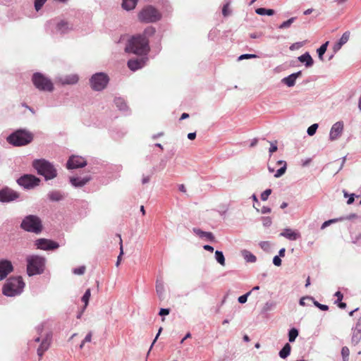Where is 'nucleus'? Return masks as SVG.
<instances>
[{
	"label": "nucleus",
	"mask_w": 361,
	"mask_h": 361,
	"mask_svg": "<svg viewBox=\"0 0 361 361\" xmlns=\"http://www.w3.org/2000/svg\"><path fill=\"white\" fill-rule=\"evenodd\" d=\"M343 127L344 124L343 121H338L335 123L330 130L329 140L331 141H334L338 139L343 132Z\"/></svg>",
	"instance_id": "ddd939ff"
},
{
	"label": "nucleus",
	"mask_w": 361,
	"mask_h": 361,
	"mask_svg": "<svg viewBox=\"0 0 361 361\" xmlns=\"http://www.w3.org/2000/svg\"><path fill=\"white\" fill-rule=\"evenodd\" d=\"M56 32L60 34H65L73 29V25L65 20H60L56 26Z\"/></svg>",
	"instance_id": "a211bd4d"
},
{
	"label": "nucleus",
	"mask_w": 361,
	"mask_h": 361,
	"mask_svg": "<svg viewBox=\"0 0 361 361\" xmlns=\"http://www.w3.org/2000/svg\"><path fill=\"white\" fill-rule=\"evenodd\" d=\"M115 103H116L117 107L121 111H126L128 108L126 104L122 99L119 98V99H116Z\"/></svg>",
	"instance_id": "ea45409f"
},
{
	"label": "nucleus",
	"mask_w": 361,
	"mask_h": 361,
	"mask_svg": "<svg viewBox=\"0 0 361 361\" xmlns=\"http://www.w3.org/2000/svg\"><path fill=\"white\" fill-rule=\"evenodd\" d=\"M229 4L227 3L225 4L222 9V13L224 16H227L231 13V11L228 10Z\"/></svg>",
	"instance_id": "603ef678"
},
{
	"label": "nucleus",
	"mask_w": 361,
	"mask_h": 361,
	"mask_svg": "<svg viewBox=\"0 0 361 361\" xmlns=\"http://www.w3.org/2000/svg\"><path fill=\"white\" fill-rule=\"evenodd\" d=\"M241 255L247 262L254 263L257 261V257L247 250H243Z\"/></svg>",
	"instance_id": "a878e982"
},
{
	"label": "nucleus",
	"mask_w": 361,
	"mask_h": 361,
	"mask_svg": "<svg viewBox=\"0 0 361 361\" xmlns=\"http://www.w3.org/2000/svg\"><path fill=\"white\" fill-rule=\"evenodd\" d=\"M302 75L301 71L294 73L282 79V82L286 84L288 87H293L295 84V80Z\"/></svg>",
	"instance_id": "aec40b11"
},
{
	"label": "nucleus",
	"mask_w": 361,
	"mask_h": 361,
	"mask_svg": "<svg viewBox=\"0 0 361 361\" xmlns=\"http://www.w3.org/2000/svg\"><path fill=\"white\" fill-rule=\"evenodd\" d=\"M255 12L258 15H261V16H264V15L272 16V15L274 14V10H272V9H267V8H257Z\"/></svg>",
	"instance_id": "e433bc0d"
},
{
	"label": "nucleus",
	"mask_w": 361,
	"mask_h": 361,
	"mask_svg": "<svg viewBox=\"0 0 361 361\" xmlns=\"http://www.w3.org/2000/svg\"><path fill=\"white\" fill-rule=\"evenodd\" d=\"M39 179L32 175H25L18 180V183L25 188H32L39 184Z\"/></svg>",
	"instance_id": "9d476101"
},
{
	"label": "nucleus",
	"mask_w": 361,
	"mask_h": 361,
	"mask_svg": "<svg viewBox=\"0 0 361 361\" xmlns=\"http://www.w3.org/2000/svg\"><path fill=\"white\" fill-rule=\"evenodd\" d=\"M317 128H318V124L314 123L307 128V133L310 136H312L315 134Z\"/></svg>",
	"instance_id": "37998d69"
},
{
	"label": "nucleus",
	"mask_w": 361,
	"mask_h": 361,
	"mask_svg": "<svg viewBox=\"0 0 361 361\" xmlns=\"http://www.w3.org/2000/svg\"><path fill=\"white\" fill-rule=\"evenodd\" d=\"M25 283L20 276L9 278L2 288V293L7 297H15L20 295L24 288Z\"/></svg>",
	"instance_id": "f03ea898"
},
{
	"label": "nucleus",
	"mask_w": 361,
	"mask_h": 361,
	"mask_svg": "<svg viewBox=\"0 0 361 361\" xmlns=\"http://www.w3.org/2000/svg\"><path fill=\"white\" fill-rule=\"evenodd\" d=\"M32 81L35 87L40 90L51 92L54 89L51 81L41 73H35Z\"/></svg>",
	"instance_id": "1a4fd4ad"
},
{
	"label": "nucleus",
	"mask_w": 361,
	"mask_h": 361,
	"mask_svg": "<svg viewBox=\"0 0 361 361\" xmlns=\"http://www.w3.org/2000/svg\"><path fill=\"white\" fill-rule=\"evenodd\" d=\"M85 267L81 266L78 268L74 269L73 272V274H77V275H82L85 273Z\"/></svg>",
	"instance_id": "49530a36"
},
{
	"label": "nucleus",
	"mask_w": 361,
	"mask_h": 361,
	"mask_svg": "<svg viewBox=\"0 0 361 361\" xmlns=\"http://www.w3.org/2000/svg\"><path fill=\"white\" fill-rule=\"evenodd\" d=\"M48 197L51 201L57 202L63 199V195L61 192L54 190L48 193Z\"/></svg>",
	"instance_id": "c85d7f7f"
},
{
	"label": "nucleus",
	"mask_w": 361,
	"mask_h": 361,
	"mask_svg": "<svg viewBox=\"0 0 361 361\" xmlns=\"http://www.w3.org/2000/svg\"><path fill=\"white\" fill-rule=\"evenodd\" d=\"M304 45V43L302 42H295L290 45V49L291 51L299 49Z\"/></svg>",
	"instance_id": "de8ad7c7"
},
{
	"label": "nucleus",
	"mask_w": 361,
	"mask_h": 361,
	"mask_svg": "<svg viewBox=\"0 0 361 361\" xmlns=\"http://www.w3.org/2000/svg\"><path fill=\"white\" fill-rule=\"evenodd\" d=\"M354 202V194H351L350 196H349V199L347 201V204H353Z\"/></svg>",
	"instance_id": "69168bd1"
},
{
	"label": "nucleus",
	"mask_w": 361,
	"mask_h": 361,
	"mask_svg": "<svg viewBox=\"0 0 361 361\" xmlns=\"http://www.w3.org/2000/svg\"><path fill=\"white\" fill-rule=\"evenodd\" d=\"M32 166L39 175L44 177L45 180H51L56 177L57 170L54 166L46 159H35L32 162Z\"/></svg>",
	"instance_id": "7ed1b4c3"
},
{
	"label": "nucleus",
	"mask_w": 361,
	"mask_h": 361,
	"mask_svg": "<svg viewBox=\"0 0 361 361\" xmlns=\"http://www.w3.org/2000/svg\"><path fill=\"white\" fill-rule=\"evenodd\" d=\"M27 272L29 276L40 274L43 272L45 259L38 255H29L26 258Z\"/></svg>",
	"instance_id": "39448f33"
},
{
	"label": "nucleus",
	"mask_w": 361,
	"mask_h": 361,
	"mask_svg": "<svg viewBox=\"0 0 361 361\" xmlns=\"http://www.w3.org/2000/svg\"><path fill=\"white\" fill-rule=\"evenodd\" d=\"M295 18H290V19H288V20L286 21H284L283 23H282L280 25H279V28L280 29H284V28H287V27H289L291 24L294 22Z\"/></svg>",
	"instance_id": "79ce46f5"
},
{
	"label": "nucleus",
	"mask_w": 361,
	"mask_h": 361,
	"mask_svg": "<svg viewBox=\"0 0 361 361\" xmlns=\"http://www.w3.org/2000/svg\"><path fill=\"white\" fill-rule=\"evenodd\" d=\"M291 346L289 343H286L283 348L279 352V356L285 359L286 358L290 353Z\"/></svg>",
	"instance_id": "c756f323"
},
{
	"label": "nucleus",
	"mask_w": 361,
	"mask_h": 361,
	"mask_svg": "<svg viewBox=\"0 0 361 361\" xmlns=\"http://www.w3.org/2000/svg\"><path fill=\"white\" fill-rule=\"evenodd\" d=\"M271 209L267 207H263L261 210L262 214H269L271 212Z\"/></svg>",
	"instance_id": "e2e57ef3"
},
{
	"label": "nucleus",
	"mask_w": 361,
	"mask_h": 361,
	"mask_svg": "<svg viewBox=\"0 0 361 361\" xmlns=\"http://www.w3.org/2000/svg\"><path fill=\"white\" fill-rule=\"evenodd\" d=\"M257 56L255 54H242L238 57V60H243V59H255L257 58Z\"/></svg>",
	"instance_id": "09e8293b"
},
{
	"label": "nucleus",
	"mask_w": 361,
	"mask_h": 361,
	"mask_svg": "<svg viewBox=\"0 0 361 361\" xmlns=\"http://www.w3.org/2000/svg\"><path fill=\"white\" fill-rule=\"evenodd\" d=\"M271 224V220L269 217L263 218V224L265 226H269Z\"/></svg>",
	"instance_id": "6e6d98bb"
},
{
	"label": "nucleus",
	"mask_w": 361,
	"mask_h": 361,
	"mask_svg": "<svg viewBox=\"0 0 361 361\" xmlns=\"http://www.w3.org/2000/svg\"><path fill=\"white\" fill-rule=\"evenodd\" d=\"M156 291L159 297L161 298L164 293V285L161 280H157L156 283Z\"/></svg>",
	"instance_id": "2f4dec72"
},
{
	"label": "nucleus",
	"mask_w": 361,
	"mask_h": 361,
	"mask_svg": "<svg viewBox=\"0 0 361 361\" xmlns=\"http://www.w3.org/2000/svg\"><path fill=\"white\" fill-rule=\"evenodd\" d=\"M18 197V194L10 188H6L0 190V201L2 202L13 201Z\"/></svg>",
	"instance_id": "9b49d317"
},
{
	"label": "nucleus",
	"mask_w": 361,
	"mask_h": 361,
	"mask_svg": "<svg viewBox=\"0 0 361 361\" xmlns=\"http://www.w3.org/2000/svg\"><path fill=\"white\" fill-rule=\"evenodd\" d=\"M35 245L38 249L44 250H54L59 247V244L51 240L40 238L36 240Z\"/></svg>",
	"instance_id": "f8f14e48"
},
{
	"label": "nucleus",
	"mask_w": 361,
	"mask_h": 361,
	"mask_svg": "<svg viewBox=\"0 0 361 361\" xmlns=\"http://www.w3.org/2000/svg\"><path fill=\"white\" fill-rule=\"evenodd\" d=\"M78 81V76L75 74L66 75L60 78V82L63 85H74Z\"/></svg>",
	"instance_id": "5701e85b"
},
{
	"label": "nucleus",
	"mask_w": 361,
	"mask_h": 361,
	"mask_svg": "<svg viewBox=\"0 0 361 361\" xmlns=\"http://www.w3.org/2000/svg\"><path fill=\"white\" fill-rule=\"evenodd\" d=\"M354 330L361 331V317L358 319Z\"/></svg>",
	"instance_id": "13d9d810"
},
{
	"label": "nucleus",
	"mask_w": 361,
	"mask_h": 361,
	"mask_svg": "<svg viewBox=\"0 0 361 361\" xmlns=\"http://www.w3.org/2000/svg\"><path fill=\"white\" fill-rule=\"evenodd\" d=\"M350 32L349 31L345 32L338 42H337L333 47L334 53H336L341 49L343 45L348 42L349 40Z\"/></svg>",
	"instance_id": "f3484780"
},
{
	"label": "nucleus",
	"mask_w": 361,
	"mask_h": 361,
	"mask_svg": "<svg viewBox=\"0 0 361 361\" xmlns=\"http://www.w3.org/2000/svg\"><path fill=\"white\" fill-rule=\"evenodd\" d=\"M276 303L274 301L267 302L262 307V312H267L273 310L276 307Z\"/></svg>",
	"instance_id": "72a5a7b5"
},
{
	"label": "nucleus",
	"mask_w": 361,
	"mask_h": 361,
	"mask_svg": "<svg viewBox=\"0 0 361 361\" xmlns=\"http://www.w3.org/2000/svg\"><path fill=\"white\" fill-rule=\"evenodd\" d=\"M361 340V331L353 329V335L351 338V343L353 345H356Z\"/></svg>",
	"instance_id": "7c9ffc66"
},
{
	"label": "nucleus",
	"mask_w": 361,
	"mask_h": 361,
	"mask_svg": "<svg viewBox=\"0 0 361 361\" xmlns=\"http://www.w3.org/2000/svg\"><path fill=\"white\" fill-rule=\"evenodd\" d=\"M33 135L24 129L17 130L7 137L8 143L13 146L26 145L32 142Z\"/></svg>",
	"instance_id": "20e7f679"
},
{
	"label": "nucleus",
	"mask_w": 361,
	"mask_h": 361,
	"mask_svg": "<svg viewBox=\"0 0 361 361\" xmlns=\"http://www.w3.org/2000/svg\"><path fill=\"white\" fill-rule=\"evenodd\" d=\"M117 236L119 238V245H120V253L117 257V261L116 262V266L118 267L121 264L122 259V255H123V241L121 239V236L120 234H117Z\"/></svg>",
	"instance_id": "473e14b6"
},
{
	"label": "nucleus",
	"mask_w": 361,
	"mask_h": 361,
	"mask_svg": "<svg viewBox=\"0 0 361 361\" xmlns=\"http://www.w3.org/2000/svg\"><path fill=\"white\" fill-rule=\"evenodd\" d=\"M271 189H267L265 190L262 194H261V200L262 201H266L269 196L271 195Z\"/></svg>",
	"instance_id": "a18cd8bd"
},
{
	"label": "nucleus",
	"mask_w": 361,
	"mask_h": 361,
	"mask_svg": "<svg viewBox=\"0 0 361 361\" xmlns=\"http://www.w3.org/2000/svg\"><path fill=\"white\" fill-rule=\"evenodd\" d=\"M144 61L142 59H131L128 62V66L131 71H137L144 66Z\"/></svg>",
	"instance_id": "4be33fe9"
},
{
	"label": "nucleus",
	"mask_w": 361,
	"mask_h": 361,
	"mask_svg": "<svg viewBox=\"0 0 361 361\" xmlns=\"http://www.w3.org/2000/svg\"><path fill=\"white\" fill-rule=\"evenodd\" d=\"M137 0H123L122 7L126 11H130L135 8Z\"/></svg>",
	"instance_id": "cd10ccee"
},
{
	"label": "nucleus",
	"mask_w": 361,
	"mask_h": 361,
	"mask_svg": "<svg viewBox=\"0 0 361 361\" xmlns=\"http://www.w3.org/2000/svg\"><path fill=\"white\" fill-rule=\"evenodd\" d=\"M109 81V76L104 73H97L90 79L91 88L94 91H102L106 88Z\"/></svg>",
	"instance_id": "0eeeda50"
},
{
	"label": "nucleus",
	"mask_w": 361,
	"mask_h": 361,
	"mask_svg": "<svg viewBox=\"0 0 361 361\" xmlns=\"http://www.w3.org/2000/svg\"><path fill=\"white\" fill-rule=\"evenodd\" d=\"M47 0H35V8L39 11Z\"/></svg>",
	"instance_id": "c03bdc74"
},
{
	"label": "nucleus",
	"mask_w": 361,
	"mask_h": 361,
	"mask_svg": "<svg viewBox=\"0 0 361 361\" xmlns=\"http://www.w3.org/2000/svg\"><path fill=\"white\" fill-rule=\"evenodd\" d=\"M250 294V292H248L241 296H240L238 299V302L241 304H244L247 302V297Z\"/></svg>",
	"instance_id": "8fccbe9b"
},
{
	"label": "nucleus",
	"mask_w": 361,
	"mask_h": 361,
	"mask_svg": "<svg viewBox=\"0 0 361 361\" xmlns=\"http://www.w3.org/2000/svg\"><path fill=\"white\" fill-rule=\"evenodd\" d=\"M149 180H150V177L149 176H144L142 179V184H146V183H149Z\"/></svg>",
	"instance_id": "774afa93"
},
{
	"label": "nucleus",
	"mask_w": 361,
	"mask_h": 361,
	"mask_svg": "<svg viewBox=\"0 0 361 361\" xmlns=\"http://www.w3.org/2000/svg\"><path fill=\"white\" fill-rule=\"evenodd\" d=\"M273 263L275 266L279 267L281 265V259L279 256H275L273 259Z\"/></svg>",
	"instance_id": "864d4df0"
},
{
	"label": "nucleus",
	"mask_w": 361,
	"mask_h": 361,
	"mask_svg": "<svg viewBox=\"0 0 361 361\" xmlns=\"http://www.w3.org/2000/svg\"><path fill=\"white\" fill-rule=\"evenodd\" d=\"M193 232L201 238H206L211 241L214 240V236L211 232H206L200 230V228H193Z\"/></svg>",
	"instance_id": "b1692460"
},
{
	"label": "nucleus",
	"mask_w": 361,
	"mask_h": 361,
	"mask_svg": "<svg viewBox=\"0 0 361 361\" xmlns=\"http://www.w3.org/2000/svg\"><path fill=\"white\" fill-rule=\"evenodd\" d=\"M195 137H196V133H190L188 134V138L189 140H192L195 139Z\"/></svg>",
	"instance_id": "338daca9"
},
{
	"label": "nucleus",
	"mask_w": 361,
	"mask_h": 361,
	"mask_svg": "<svg viewBox=\"0 0 361 361\" xmlns=\"http://www.w3.org/2000/svg\"><path fill=\"white\" fill-rule=\"evenodd\" d=\"M203 248L205 250H207V251H209V252H213L214 251V247L211 245H204Z\"/></svg>",
	"instance_id": "0e129e2a"
},
{
	"label": "nucleus",
	"mask_w": 361,
	"mask_h": 361,
	"mask_svg": "<svg viewBox=\"0 0 361 361\" xmlns=\"http://www.w3.org/2000/svg\"><path fill=\"white\" fill-rule=\"evenodd\" d=\"M51 334L47 333L41 341L40 345L37 348V355L39 357H42L44 352H46L51 343Z\"/></svg>",
	"instance_id": "dca6fc26"
},
{
	"label": "nucleus",
	"mask_w": 361,
	"mask_h": 361,
	"mask_svg": "<svg viewBox=\"0 0 361 361\" xmlns=\"http://www.w3.org/2000/svg\"><path fill=\"white\" fill-rule=\"evenodd\" d=\"M335 296L337 298V301H341L343 298V294L340 291H337L335 293Z\"/></svg>",
	"instance_id": "052dcab7"
},
{
	"label": "nucleus",
	"mask_w": 361,
	"mask_h": 361,
	"mask_svg": "<svg viewBox=\"0 0 361 361\" xmlns=\"http://www.w3.org/2000/svg\"><path fill=\"white\" fill-rule=\"evenodd\" d=\"M215 259L221 266H225V257L221 251L216 250L215 252Z\"/></svg>",
	"instance_id": "f704fd0d"
},
{
	"label": "nucleus",
	"mask_w": 361,
	"mask_h": 361,
	"mask_svg": "<svg viewBox=\"0 0 361 361\" xmlns=\"http://www.w3.org/2000/svg\"><path fill=\"white\" fill-rule=\"evenodd\" d=\"M86 161L82 157L72 156L67 162V168L68 169L82 168L86 166Z\"/></svg>",
	"instance_id": "2eb2a0df"
},
{
	"label": "nucleus",
	"mask_w": 361,
	"mask_h": 361,
	"mask_svg": "<svg viewBox=\"0 0 361 361\" xmlns=\"http://www.w3.org/2000/svg\"><path fill=\"white\" fill-rule=\"evenodd\" d=\"M277 145L276 142H271V146L269 148V153L271 154L273 152H276L277 150Z\"/></svg>",
	"instance_id": "5fc2aeb1"
},
{
	"label": "nucleus",
	"mask_w": 361,
	"mask_h": 361,
	"mask_svg": "<svg viewBox=\"0 0 361 361\" xmlns=\"http://www.w3.org/2000/svg\"><path fill=\"white\" fill-rule=\"evenodd\" d=\"M281 236H283L290 240H295L300 237V234L292 230L291 228H285L281 233Z\"/></svg>",
	"instance_id": "6ab92c4d"
},
{
	"label": "nucleus",
	"mask_w": 361,
	"mask_h": 361,
	"mask_svg": "<svg viewBox=\"0 0 361 361\" xmlns=\"http://www.w3.org/2000/svg\"><path fill=\"white\" fill-rule=\"evenodd\" d=\"M298 331L295 328L291 329L288 333L289 341L294 342L295 338L298 337Z\"/></svg>",
	"instance_id": "58836bf2"
},
{
	"label": "nucleus",
	"mask_w": 361,
	"mask_h": 361,
	"mask_svg": "<svg viewBox=\"0 0 361 361\" xmlns=\"http://www.w3.org/2000/svg\"><path fill=\"white\" fill-rule=\"evenodd\" d=\"M20 227L26 231L35 233H40L42 229V221L35 215L25 216L21 222Z\"/></svg>",
	"instance_id": "423d86ee"
},
{
	"label": "nucleus",
	"mask_w": 361,
	"mask_h": 361,
	"mask_svg": "<svg viewBox=\"0 0 361 361\" xmlns=\"http://www.w3.org/2000/svg\"><path fill=\"white\" fill-rule=\"evenodd\" d=\"M90 180V176H85L82 178L71 177L70 178V182L74 187H82L85 184H87Z\"/></svg>",
	"instance_id": "412c9836"
},
{
	"label": "nucleus",
	"mask_w": 361,
	"mask_h": 361,
	"mask_svg": "<svg viewBox=\"0 0 361 361\" xmlns=\"http://www.w3.org/2000/svg\"><path fill=\"white\" fill-rule=\"evenodd\" d=\"M298 61L301 63H305L306 67H310L313 65V59L308 52L298 57Z\"/></svg>",
	"instance_id": "393cba45"
},
{
	"label": "nucleus",
	"mask_w": 361,
	"mask_h": 361,
	"mask_svg": "<svg viewBox=\"0 0 361 361\" xmlns=\"http://www.w3.org/2000/svg\"><path fill=\"white\" fill-rule=\"evenodd\" d=\"M329 44V42H326L324 44H323L318 49H317V54L319 59L321 61L324 60V54L326 51L327 47Z\"/></svg>",
	"instance_id": "c9c22d12"
},
{
	"label": "nucleus",
	"mask_w": 361,
	"mask_h": 361,
	"mask_svg": "<svg viewBox=\"0 0 361 361\" xmlns=\"http://www.w3.org/2000/svg\"><path fill=\"white\" fill-rule=\"evenodd\" d=\"M138 18L142 22L152 23L161 18L160 13L153 6L144 8L138 14Z\"/></svg>",
	"instance_id": "6e6552de"
},
{
	"label": "nucleus",
	"mask_w": 361,
	"mask_h": 361,
	"mask_svg": "<svg viewBox=\"0 0 361 361\" xmlns=\"http://www.w3.org/2000/svg\"><path fill=\"white\" fill-rule=\"evenodd\" d=\"M314 305L323 311H326L329 310V307L327 305L320 304L317 301H314Z\"/></svg>",
	"instance_id": "3c124183"
},
{
	"label": "nucleus",
	"mask_w": 361,
	"mask_h": 361,
	"mask_svg": "<svg viewBox=\"0 0 361 361\" xmlns=\"http://www.w3.org/2000/svg\"><path fill=\"white\" fill-rule=\"evenodd\" d=\"M44 324H42L40 325H39L37 327V331L38 332V334L41 336L42 334V331L44 329Z\"/></svg>",
	"instance_id": "680f3d73"
},
{
	"label": "nucleus",
	"mask_w": 361,
	"mask_h": 361,
	"mask_svg": "<svg viewBox=\"0 0 361 361\" xmlns=\"http://www.w3.org/2000/svg\"><path fill=\"white\" fill-rule=\"evenodd\" d=\"M277 164L281 165V167L276 171V173L274 174V177L280 178L286 173V169H287V164H286V162L283 160L278 161Z\"/></svg>",
	"instance_id": "bb28decb"
},
{
	"label": "nucleus",
	"mask_w": 361,
	"mask_h": 361,
	"mask_svg": "<svg viewBox=\"0 0 361 361\" xmlns=\"http://www.w3.org/2000/svg\"><path fill=\"white\" fill-rule=\"evenodd\" d=\"M349 355H350L349 348L346 346L343 347L341 349V355H342L343 361H348Z\"/></svg>",
	"instance_id": "a19ab883"
},
{
	"label": "nucleus",
	"mask_w": 361,
	"mask_h": 361,
	"mask_svg": "<svg viewBox=\"0 0 361 361\" xmlns=\"http://www.w3.org/2000/svg\"><path fill=\"white\" fill-rule=\"evenodd\" d=\"M92 331H90L87 336H85V338H84V342L85 343H89V342H91L92 341Z\"/></svg>",
	"instance_id": "4d7b16f0"
},
{
	"label": "nucleus",
	"mask_w": 361,
	"mask_h": 361,
	"mask_svg": "<svg viewBox=\"0 0 361 361\" xmlns=\"http://www.w3.org/2000/svg\"><path fill=\"white\" fill-rule=\"evenodd\" d=\"M90 295H91L90 289L86 290L85 294L82 297V301L85 304L84 307H83V310H85V308L87 307V306L88 305Z\"/></svg>",
	"instance_id": "4c0bfd02"
},
{
	"label": "nucleus",
	"mask_w": 361,
	"mask_h": 361,
	"mask_svg": "<svg viewBox=\"0 0 361 361\" xmlns=\"http://www.w3.org/2000/svg\"><path fill=\"white\" fill-rule=\"evenodd\" d=\"M125 51L137 55L145 54L149 51L148 39L142 35L133 36L128 40Z\"/></svg>",
	"instance_id": "f257e3e1"
},
{
	"label": "nucleus",
	"mask_w": 361,
	"mask_h": 361,
	"mask_svg": "<svg viewBox=\"0 0 361 361\" xmlns=\"http://www.w3.org/2000/svg\"><path fill=\"white\" fill-rule=\"evenodd\" d=\"M159 315L161 316H164V315H168L169 314V309H164V308H161L159 311Z\"/></svg>",
	"instance_id": "bf43d9fd"
},
{
	"label": "nucleus",
	"mask_w": 361,
	"mask_h": 361,
	"mask_svg": "<svg viewBox=\"0 0 361 361\" xmlns=\"http://www.w3.org/2000/svg\"><path fill=\"white\" fill-rule=\"evenodd\" d=\"M13 271V267L11 261L7 259L0 260V280H4Z\"/></svg>",
	"instance_id": "4468645a"
}]
</instances>
